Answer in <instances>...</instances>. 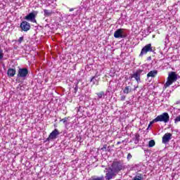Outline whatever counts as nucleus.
<instances>
[{"mask_svg": "<svg viewBox=\"0 0 180 180\" xmlns=\"http://www.w3.org/2000/svg\"><path fill=\"white\" fill-rule=\"evenodd\" d=\"M143 174L138 173L134 178L132 180H143Z\"/></svg>", "mask_w": 180, "mask_h": 180, "instance_id": "obj_17", "label": "nucleus"}, {"mask_svg": "<svg viewBox=\"0 0 180 180\" xmlns=\"http://www.w3.org/2000/svg\"><path fill=\"white\" fill-rule=\"evenodd\" d=\"M60 136V132L58 129H55L52 132L49 134V137L46 139V141H51L53 140H56L57 136Z\"/></svg>", "mask_w": 180, "mask_h": 180, "instance_id": "obj_10", "label": "nucleus"}, {"mask_svg": "<svg viewBox=\"0 0 180 180\" xmlns=\"http://www.w3.org/2000/svg\"><path fill=\"white\" fill-rule=\"evenodd\" d=\"M68 120V117H65L60 120V122H63V123H67V121Z\"/></svg>", "mask_w": 180, "mask_h": 180, "instance_id": "obj_28", "label": "nucleus"}, {"mask_svg": "<svg viewBox=\"0 0 180 180\" xmlns=\"http://www.w3.org/2000/svg\"><path fill=\"white\" fill-rule=\"evenodd\" d=\"M106 169V174L105 176V180L113 179V178H115L116 175H117V174L110 167H109L108 169Z\"/></svg>", "mask_w": 180, "mask_h": 180, "instance_id": "obj_5", "label": "nucleus"}, {"mask_svg": "<svg viewBox=\"0 0 180 180\" xmlns=\"http://www.w3.org/2000/svg\"><path fill=\"white\" fill-rule=\"evenodd\" d=\"M74 92L75 94H77V92H78V82L76 83V86L74 89Z\"/></svg>", "mask_w": 180, "mask_h": 180, "instance_id": "obj_24", "label": "nucleus"}, {"mask_svg": "<svg viewBox=\"0 0 180 180\" xmlns=\"http://www.w3.org/2000/svg\"><path fill=\"white\" fill-rule=\"evenodd\" d=\"M153 51H154V50H153V46L151 44H148L142 48L139 57H143L144 54H147L148 52L153 53Z\"/></svg>", "mask_w": 180, "mask_h": 180, "instance_id": "obj_8", "label": "nucleus"}, {"mask_svg": "<svg viewBox=\"0 0 180 180\" xmlns=\"http://www.w3.org/2000/svg\"><path fill=\"white\" fill-rule=\"evenodd\" d=\"M20 27L22 32H28V30H30V23L27 22V21H22Z\"/></svg>", "mask_w": 180, "mask_h": 180, "instance_id": "obj_11", "label": "nucleus"}, {"mask_svg": "<svg viewBox=\"0 0 180 180\" xmlns=\"http://www.w3.org/2000/svg\"><path fill=\"white\" fill-rule=\"evenodd\" d=\"M44 15L46 18H49L53 15V11L47 9L44 10Z\"/></svg>", "mask_w": 180, "mask_h": 180, "instance_id": "obj_15", "label": "nucleus"}, {"mask_svg": "<svg viewBox=\"0 0 180 180\" xmlns=\"http://www.w3.org/2000/svg\"><path fill=\"white\" fill-rule=\"evenodd\" d=\"M172 137V134L166 133L162 137V143L167 144V143H169V140H171Z\"/></svg>", "mask_w": 180, "mask_h": 180, "instance_id": "obj_12", "label": "nucleus"}, {"mask_svg": "<svg viewBox=\"0 0 180 180\" xmlns=\"http://www.w3.org/2000/svg\"><path fill=\"white\" fill-rule=\"evenodd\" d=\"M143 72V70L141 69H138L135 72H134L133 74L130 75V79H133L134 78V79L136 81V82L138 84H139V82H141V73Z\"/></svg>", "mask_w": 180, "mask_h": 180, "instance_id": "obj_4", "label": "nucleus"}, {"mask_svg": "<svg viewBox=\"0 0 180 180\" xmlns=\"http://www.w3.org/2000/svg\"><path fill=\"white\" fill-rule=\"evenodd\" d=\"M24 40V37H20L18 40V42L19 43V44H20Z\"/></svg>", "mask_w": 180, "mask_h": 180, "instance_id": "obj_26", "label": "nucleus"}, {"mask_svg": "<svg viewBox=\"0 0 180 180\" xmlns=\"http://www.w3.org/2000/svg\"><path fill=\"white\" fill-rule=\"evenodd\" d=\"M180 122V115L177 116L175 119H174V123L175 124H176V123Z\"/></svg>", "mask_w": 180, "mask_h": 180, "instance_id": "obj_23", "label": "nucleus"}, {"mask_svg": "<svg viewBox=\"0 0 180 180\" xmlns=\"http://www.w3.org/2000/svg\"><path fill=\"white\" fill-rule=\"evenodd\" d=\"M136 88H138V86L135 87L134 91H136Z\"/></svg>", "mask_w": 180, "mask_h": 180, "instance_id": "obj_34", "label": "nucleus"}, {"mask_svg": "<svg viewBox=\"0 0 180 180\" xmlns=\"http://www.w3.org/2000/svg\"><path fill=\"white\" fill-rule=\"evenodd\" d=\"M37 13H39L37 11H32V13H30L25 17V20H29L32 23H36V16H37Z\"/></svg>", "mask_w": 180, "mask_h": 180, "instance_id": "obj_9", "label": "nucleus"}, {"mask_svg": "<svg viewBox=\"0 0 180 180\" xmlns=\"http://www.w3.org/2000/svg\"><path fill=\"white\" fill-rule=\"evenodd\" d=\"M106 147H108V145H104L103 148H101V150L104 151V150H106Z\"/></svg>", "mask_w": 180, "mask_h": 180, "instance_id": "obj_30", "label": "nucleus"}, {"mask_svg": "<svg viewBox=\"0 0 180 180\" xmlns=\"http://www.w3.org/2000/svg\"><path fill=\"white\" fill-rule=\"evenodd\" d=\"M98 76L95 75L91 79V82H93V85H99V81L96 79Z\"/></svg>", "mask_w": 180, "mask_h": 180, "instance_id": "obj_16", "label": "nucleus"}, {"mask_svg": "<svg viewBox=\"0 0 180 180\" xmlns=\"http://www.w3.org/2000/svg\"><path fill=\"white\" fill-rule=\"evenodd\" d=\"M176 79H178V75L175 72H171L169 73L167 81L164 85L165 88H168V86L172 85L174 82H176Z\"/></svg>", "mask_w": 180, "mask_h": 180, "instance_id": "obj_2", "label": "nucleus"}, {"mask_svg": "<svg viewBox=\"0 0 180 180\" xmlns=\"http://www.w3.org/2000/svg\"><path fill=\"white\" fill-rule=\"evenodd\" d=\"M155 119H154L153 121H151L148 125V127H150V126H151V124H153V123H157L158 122V121H155Z\"/></svg>", "mask_w": 180, "mask_h": 180, "instance_id": "obj_27", "label": "nucleus"}, {"mask_svg": "<svg viewBox=\"0 0 180 180\" xmlns=\"http://www.w3.org/2000/svg\"><path fill=\"white\" fill-rule=\"evenodd\" d=\"M117 145H119V144H122V142L118 141V142L117 143Z\"/></svg>", "mask_w": 180, "mask_h": 180, "instance_id": "obj_31", "label": "nucleus"}, {"mask_svg": "<svg viewBox=\"0 0 180 180\" xmlns=\"http://www.w3.org/2000/svg\"><path fill=\"white\" fill-rule=\"evenodd\" d=\"M155 146V141L154 140H150L148 143V147H154Z\"/></svg>", "mask_w": 180, "mask_h": 180, "instance_id": "obj_21", "label": "nucleus"}, {"mask_svg": "<svg viewBox=\"0 0 180 180\" xmlns=\"http://www.w3.org/2000/svg\"><path fill=\"white\" fill-rule=\"evenodd\" d=\"M124 94H129V92H131V88L130 87V86H127L124 88V91H123Z\"/></svg>", "mask_w": 180, "mask_h": 180, "instance_id": "obj_19", "label": "nucleus"}, {"mask_svg": "<svg viewBox=\"0 0 180 180\" xmlns=\"http://www.w3.org/2000/svg\"><path fill=\"white\" fill-rule=\"evenodd\" d=\"M155 122H163L164 123H168L169 122V115L168 112H163L162 115H160L155 118Z\"/></svg>", "mask_w": 180, "mask_h": 180, "instance_id": "obj_3", "label": "nucleus"}, {"mask_svg": "<svg viewBox=\"0 0 180 180\" xmlns=\"http://www.w3.org/2000/svg\"><path fill=\"white\" fill-rule=\"evenodd\" d=\"M110 167H111L117 174H119L120 171H124V169H126V165H124V163L117 160L114 161Z\"/></svg>", "mask_w": 180, "mask_h": 180, "instance_id": "obj_1", "label": "nucleus"}, {"mask_svg": "<svg viewBox=\"0 0 180 180\" xmlns=\"http://www.w3.org/2000/svg\"><path fill=\"white\" fill-rule=\"evenodd\" d=\"M72 11H74L72 8H70V12H72Z\"/></svg>", "mask_w": 180, "mask_h": 180, "instance_id": "obj_32", "label": "nucleus"}, {"mask_svg": "<svg viewBox=\"0 0 180 180\" xmlns=\"http://www.w3.org/2000/svg\"><path fill=\"white\" fill-rule=\"evenodd\" d=\"M29 75V70L26 68H19L17 77L18 78H22V79H26V77Z\"/></svg>", "mask_w": 180, "mask_h": 180, "instance_id": "obj_7", "label": "nucleus"}, {"mask_svg": "<svg viewBox=\"0 0 180 180\" xmlns=\"http://www.w3.org/2000/svg\"><path fill=\"white\" fill-rule=\"evenodd\" d=\"M132 158H133V156L131 155V153H129V154L127 155V160L128 161H130Z\"/></svg>", "mask_w": 180, "mask_h": 180, "instance_id": "obj_25", "label": "nucleus"}, {"mask_svg": "<svg viewBox=\"0 0 180 180\" xmlns=\"http://www.w3.org/2000/svg\"><path fill=\"white\" fill-rule=\"evenodd\" d=\"M16 74V70L13 68H9L7 71V75L8 77H15Z\"/></svg>", "mask_w": 180, "mask_h": 180, "instance_id": "obj_13", "label": "nucleus"}, {"mask_svg": "<svg viewBox=\"0 0 180 180\" xmlns=\"http://www.w3.org/2000/svg\"><path fill=\"white\" fill-rule=\"evenodd\" d=\"M114 37L115 39H125V37H127V34L124 29L120 28L114 32Z\"/></svg>", "mask_w": 180, "mask_h": 180, "instance_id": "obj_6", "label": "nucleus"}, {"mask_svg": "<svg viewBox=\"0 0 180 180\" xmlns=\"http://www.w3.org/2000/svg\"><path fill=\"white\" fill-rule=\"evenodd\" d=\"M157 74H158V70H151L147 74V77L150 78L151 77L152 78H155Z\"/></svg>", "mask_w": 180, "mask_h": 180, "instance_id": "obj_14", "label": "nucleus"}, {"mask_svg": "<svg viewBox=\"0 0 180 180\" xmlns=\"http://www.w3.org/2000/svg\"><path fill=\"white\" fill-rule=\"evenodd\" d=\"M126 99V96H122L120 98L121 101H124Z\"/></svg>", "mask_w": 180, "mask_h": 180, "instance_id": "obj_29", "label": "nucleus"}, {"mask_svg": "<svg viewBox=\"0 0 180 180\" xmlns=\"http://www.w3.org/2000/svg\"><path fill=\"white\" fill-rule=\"evenodd\" d=\"M150 58H151V57H150V56L149 57V59H150Z\"/></svg>", "mask_w": 180, "mask_h": 180, "instance_id": "obj_35", "label": "nucleus"}, {"mask_svg": "<svg viewBox=\"0 0 180 180\" xmlns=\"http://www.w3.org/2000/svg\"><path fill=\"white\" fill-rule=\"evenodd\" d=\"M96 95L98 96V100L102 99L103 96H105V93L103 91H101L99 93H97Z\"/></svg>", "mask_w": 180, "mask_h": 180, "instance_id": "obj_20", "label": "nucleus"}, {"mask_svg": "<svg viewBox=\"0 0 180 180\" xmlns=\"http://www.w3.org/2000/svg\"><path fill=\"white\" fill-rule=\"evenodd\" d=\"M134 143L135 144H138V143L140 141V134H136L134 137Z\"/></svg>", "mask_w": 180, "mask_h": 180, "instance_id": "obj_18", "label": "nucleus"}, {"mask_svg": "<svg viewBox=\"0 0 180 180\" xmlns=\"http://www.w3.org/2000/svg\"><path fill=\"white\" fill-rule=\"evenodd\" d=\"M4 58V50L2 49H0V60H2Z\"/></svg>", "mask_w": 180, "mask_h": 180, "instance_id": "obj_22", "label": "nucleus"}, {"mask_svg": "<svg viewBox=\"0 0 180 180\" xmlns=\"http://www.w3.org/2000/svg\"><path fill=\"white\" fill-rule=\"evenodd\" d=\"M16 82H19V79L17 78Z\"/></svg>", "mask_w": 180, "mask_h": 180, "instance_id": "obj_33", "label": "nucleus"}]
</instances>
